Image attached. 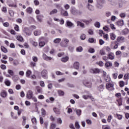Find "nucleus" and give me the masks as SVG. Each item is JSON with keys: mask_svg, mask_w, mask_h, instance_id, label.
<instances>
[{"mask_svg": "<svg viewBox=\"0 0 129 129\" xmlns=\"http://www.w3.org/2000/svg\"><path fill=\"white\" fill-rule=\"evenodd\" d=\"M69 39L64 38H63L62 41L60 43V45L62 48H67L68 47V44H69Z\"/></svg>", "mask_w": 129, "mask_h": 129, "instance_id": "f257e3e1", "label": "nucleus"}, {"mask_svg": "<svg viewBox=\"0 0 129 129\" xmlns=\"http://www.w3.org/2000/svg\"><path fill=\"white\" fill-rule=\"evenodd\" d=\"M23 33L26 34V36H31L32 32L30 31V29L28 27H25L23 30Z\"/></svg>", "mask_w": 129, "mask_h": 129, "instance_id": "f03ea898", "label": "nucleus"}, {"mask_svg": "<svg viewBox=\"0 0 129 129\" xmlns=\"http://www.w3.org/2000/svg\"><path fill=\"white\" fill-rule=\"evenodd\" d=\"M33 91H32L31 90H29L27 92L26 97L27 98H28V99H31V98H33Z\"/></svg>", "mask_w": 129, "mask_h": 129, "instance_id": "7ed1b4c3", "label": "nucleus"}, {"mask_svg": "<svg viewBox=\"0 0 129 129\" xmlns=\"http://www.w3.org/2000/svg\"><path fill=\"white\" fill-rule=\"evenodd\" d=\"M113 84L110 83H107L106 84V88L108 90H111V89H113Z\"/></svg>", "mask_w": 129, "mask_h": 129, "instance_id": "20e7f679", "label": "nucleus"}, {"mask_svg": "<svg viewBox=\"0 0 129 129\" xmlns=\"http://www.w3.org/2000/svg\"><path fill=\"white\" fill-rule=\"evenodd\" d=\"M125 41V38L123 36H118L117 38V41L119 43H124Z\"/></svg>", "mask_w": 129, "mask_h": 129, "instance_id": "39448f33", "label": "nucleus"}, {"mask_svg": "<svg viewBox=\"0 0 129 129\" xmlns=\"http://www.w3.org/2000/svg\"><path fill=\"white\" fill-rule=\"evenodd\" d=\"M90 73H93V74H96L100 72V70L99 69H91L90 70Z\"/></svg>", "mask_w": 129, "mask_h": 129, "instance_id": "423d86ee", "label": "nucleus"}, {"mask_svg": "<svg viewBox=\"0 0 129 129\" xmlns=\"http://www.w3.org/2000/svg\"><path fill=\"white\" fill-rule=\"evenodd\" d=\"M47 72L46 70H43L41 72V76L44 79H47L48 78V76L47 75Z\"/></svg>", "mask_w": 129, "mask_h": 129, "instance_id": "0eeeda50", "label": "nucleus"}, {"mask_svg": "<svg viewBox=\"0 0 129 129\" xmlns=\"http://www.w3.org/2000/svg\"><path fill=\"white\" fill-rule=\"evenodd\" d=\"M83 83L84 85H85V86H86V87H88L89 88H91V86H92V84H91V83H90L89 82H87L86 81H84L83 82Z\"/></svg>", "mask_w": 129, "mask_h": 129, "instance_id": "6e6552de", "label": "nucleus"}, {"mask_svg": "<svg viewBox=\"0 0 129 129\" xmlns=\"http://www.w3.org/2000/svg\"><path fill=\"white\" fill-rule=\"evenodd\" d=\"M71 12L72 15H74L75 16L78 15V10H77L75 8H72L71 10Z\"/></svg>", "mask_w": 129, "mask_h": 129, "instance_id": "1a4fd4ad", "label": "nucleus"}, {"mask_svg": "<svg viewBox=\"0 0 129 129\" xmlns=\"http://www.w3.org/2000/svg\"><path fill=\"white\" fill-rule=\"evenodd\" d=\"M66 24L69 28H72V27H74V24L71 22L70 21L67 20Z\"/></svg>", "mask_w": 129, "mask_h": 129, "instance_id": "9d476101", "label": "nucleus"}, {"mask_svg": "<svg viewBox=\"0 0 129 129\" xmlns=\"http://www.w3.org/2000/svg\"><path fill=\"white\" fill-rule=\"evenodd\" d=\"M43 58L44 60H46V61H50V60H52V57L47 56V55L44 53L43 54Z\"/></svg>", "mask_w": 129, "mask_h": 129, "instance_id": "9b49d317", "label": "nucleus"}, {"mask_svg": "<svg viewBox=\"0 0 129 129\" xmlns=\"http://www.w3.org/2000/svg\"><path fill=\"white\" fill-rule=\"evenodd\" d=\"M80 64L79 63V62L76 61L74 63V68L75 69H76L77 70H78L79 69Z\"/></svg>", "mask_w": 129, "mask_h": 129, "instance_id": "f8f14e48", "label": "nucleus"}, {"mask_svg": "<svg viewBox=\"0 0 129 129\" xmlns=\"http://www.w3.org/2000/svg\"><path fill=\"white\" fill-rule=\"evenodd\" d=\"M61 15L62 16H64V17H67L68 16V12L64 10V9H62L61 10Z\"/></svg>", "mask_w": 129, "mask_h": 129, "instance_id": "ddd939ff", "label": "nucleus"}, {"mask_svg": "<svg viewBox=\"0 0 129 129\" xmlns=\"http://www.w3.org/2000/svg\"><path fill=\"white\" fill-rule=\"evenodd\" d=\"M35 88H36V90L37 91L38 93H42V92H43V89H42L41 87L36 86Z\"/></svg>", "mask_w": 129, "mask_h": 129, "instance_id": "4468645a", "label": "nucleus"}, {"mask_svg": "<svg viewBox=\"0 0 129 129\" xmlns=\"http://www.w3.org/2000/svg\"><path fill=\"white\" fill-rule=\"evenodd\" d=\"M108 58L110 60H113L114 59V54L113 53L111 52L109 54H108Z\"/></svg>", "mask_w": 129, "mask_h": 129, "instance_id": "2eb2a0df", "label": "nucleus"}, {"mask_svg": "<svg viewBox=\"0 0 129 129\" xmlns=\"http://www.w3.org/2000/svg\"><path fill=\"white\" fill-rule=\"evenodd\" d=\"M77 24L78 26H80V27L81 28H83V29H84V28H85V25L80 21H77Z\"/></svg>", "mask_w": 129, "mask_h": 129, "instance_id": "dca6fc26", "label": "nucleus"}, {"mask_svg": "<svg viewBox=\"0 0 129 129\" xmlns=\"http://www.w3.org/2000/svg\"><path fill=\"white\" fill-rule=\"evenodd\" d=\"M68 60H69V57L68 56H66L61 58V62H63V63H66V62H67Z\"/></svg>", "mask_w": 129, "mask_h": 129, "instance_id": "f3484780", "label": "nucleus"}, {"mask_svg": "<svg viewBox=\"0 0 129 129\" xmlns=\"http://www.w3.org/2000/svg\"><path fill=\"white\" fill-rule=\"evenodd\" d=\"M1 95L2 97H3V98H5L7 97L8 94L7 93V92H6V91H3L1 93Z\"/></svg>", "mask_w": 129, "mask_h": 129, "instance_id": "a211bd4d", "label": "nucleus"}, {"mask_svg": "<svg viewBox=\"0 0 129 129\" xmlns=\"http://www.w3.org/2000/svg\"><path fill=\"white\" fill-rule=\"evenodd\" d=\"M105 16L107 18H109L111 17V12L110 11H106L105 12Z\"/></svg>", "mask_w": 129, "mask_h": 129, "instance_id": "6ab92c4d", "label": "nucleus"}, {"mask_svg": "<svg viewBox=\"0 0 129 129\" xmlns=\"http://www.w3.org/2000/svg\"><path fill=\"white\" fill-rule=\"evenodd\" d=\"M83 98L84 99H88V98H92V96L90 95H83L82 96Z\"/></svg>", "mask_w": 129, "mask_h": 129, "instance_id": "aec40b11", "label": "nucleus"}, {"mask_svg": "<svg viewBox=\"0 0 129 129\" xmlns=\"http://www.w3.org/2000/svg\"><path fill=\"white\" fill-rule=\"evenodd\" d=\"M57 13H58V10L54 9L49 13V15H54V14H57Z\"/></svg>", "mask_w": 129, "mask_h": 129, "instance_id": "412c9836", "label": "nucleus"}, {"mask_svg": "<svg viewBox=\"0 0 129 129\" xmlns=\"http://www.w3.org/2000/svg\"><path fill=\"white\" fill-rule=\"evenodd\" d=\"M103 89H104V85H100L98 88V90L100 92L103 91Z\"/></svg>", "mask_w": 129, "mask_h": 129, "instance_id": "4be33fe9", "label": "nucleus"}, {"mask_svg": "<svg viewBox=\"0 0 129 129\" xmlns=\"http://www.w3.org/2000/svg\"><path fill=\"white\" fill-rule=\"evenodd\" d=\"M1 49L2 52H4V53H8V49L7 48L5 47V46H2Z\"/></svg>", "mask_w": 129, "mask_h": 129, "instance_id": "5701e85b", "label": "nucleus"}, {"mask_svg": "<svg viewBox=\"0 0 129 129\" xmlns=\"http://www.w3.org/2000/svg\"><path fill=\"white\" fill-rule=\"evenodd\" d=\"M61 42V38H56L53 40L54 44H59Z\"/></svg>", "mask_w": 129, "mask_h": 129, "instance_id": "b1692460", "label": "nucleus"}, {"mask_svg": "<svg viewBox=\"0 0 129 129\" xmlns=\"http://www.w3.org/2000/svg\"><path fill=\"white\" fill-rule=\"evenodd\" d=\"M5 83L7 86H11V81L10 80L8 79L5 80Z\"/></svg>", "mask_w": 129, "mask_h": 129, "instance_id": "393cba45", "label": "nucleus"}, {"mask_svg": "<svg viewBox=\"0 0 129 129\" xmlns=\"http://www.w3.org/2000/svg\"><path fill=\"white\" fill-rule=\"evenodd\" d=\"M53 111L56 113V114H60V110L57 108H53Z\"/></svg>", "mask_w": 129, "mask_h": 129, "instance_id": "a878e982", "label": "nucleus"}, {"mask_svg": "<svg viewBox=\"0 0 129 129\" xmlns=\"http://www.w3.org/2000/svg\"><path fill=\"white\" fill-rule=\"evenodd\" d=\"M55 8H56V9H61V11L63 10V9L62 8V6H61L60 4H55Z\"/></svg>", "mask_w": 129, "mask_h": 129, "instance_id": "bb28decb", "label": "nucleus"}, {"mask_svg": "<svg viewBox=\"0 0 129 129\" xmlns=\"http://www.w3.org/2000/svg\"><path fill=\"white\" fill-rule=\"evenodd\" d=\"M31 43L33 45V46H34V47H37V46H38V42L33 40H31Z\"/></svg>", "mask_w": 129, "mask_h": 129, "instance_id": "cd10ccee", "label": "nucleus"}, {"mask_svg": "<svg viewBox=\"0 0 129 129\" xmlns=\"http://www.w3.org/2000/svg\"><path fill=\"white\" fill-rule=\"evenodd\" d=\"M110 38L111 39V40H114L115 39H116V35H115V34H114V33H110Z\"/></svg>", "mask_w": 129, "mask_h": 129, "instance_id": "c85d7f7f", "label": "nucleus"}, {"mask_svg": "<svg viewBox=\"0 0 129 129\" xmlns=\"http://www.w3.org/2000/svg\"><path fill=\"white\" fill-rule=\"evenodd\" d=\"M75 126L77 129L80 128V125L79 124V122H78V121L75 122Z\"/></svg>", "mask_w": 129, "mask_h": 129, "instance_id": "c756f323", "label": "nucleus"}, {"mask_svg": "<svg viewBox=\"0 0 129 129\" xmlns=\"http://www.w3.org/2000/svg\"><path fill=\"white\" fill-rule=\"evenodd\" d=\"M117 24L119 26H123V20H119L117 22Z\"/></svg>", "mask_w": 129, "mask_h": 129, "instance_id": "7c9ffc66", "label": "nucleus"}, {"mask_svg": "<svg viewBox=\"0 0 129 129\" xmlns=\"http://www.w3.org/2000/svg\"><path fill=\"white\" fill-rule=\"evenodd\" d=\"M34 34L35 36H40V35H41V31H34Z\"/></svg>", "mask_w": 129, "mask_h": 129, "instance_id": "2f4dec72", "label": "nucleus"}, {"mask_svg": "<svg viewBox=\"0 0 129 129\" xmlns=\"http://www.w3.org/2000/svg\"><path fill=\"white\" fill-rule=\"evenodd\" d=\"M22 119H23L22 121L23 125H26V120H27V117L26 116H23Z\"/></svg>", "mask_w": 129, "mask_h": 129, "instance_id": "473e14b6", "label": "nucleus"}, {"mask_svg": "<svg viewBox=\"0 0 129 129\" xmlns=\"http://www.w3.org/2000/svg\"><path fill=\"white\" fill-rule=\"evenodd\" d=\"M75 111L79 116H80L81 115V110L80 109H76L75 110Z\"/></svg>", "mask_w": 129, "mask_h": 129, "instance_id": "72a5a7b5", "label": "nucleus"}, {"mask_svg": "<svg viewBox=\"0 0 129 129\" xmlns=\"http://www.w3.org/2000/svg\"><path fill=\"white\" fill-rule=\"evenodd\" d=\"M76 51L77 52H82L83 51V48L82 46H79L76 48Z\"/></svg>", "mask_w": 129, "mask_h": 129, "instance_id": "f704fd0d", "label": "nucleus"}, {"mask_svg": "<svg viewBox=\"0 0 129 129\" xmlns=\"http://www.w3.org/2000/svg\"><path fill=\"white\" fill-rule=\"evenodd\" d=\"M17 40H18V41H19L20 42H23V40H24V38H23V37L22 36H18L17 37Z\"/></svg>", "mask_w": 129, "mask_h": 129, "instance_id": "c9c22d12", "label": "nucleus"}, {"mask_svg": "<svg viewBox=\"0 0 129 129\" xmlns=\"http://www.w3.org/2000/svg\"><path fill=\"white\" fill-rule=\"evenodd\" d=\"M31 74H32V71L28 70L26 73V77H30Z\"/></svg>", "mask_w": 129, "mask_h": 129, "instance_id": "e433bc0d", "label": "nucleus"}, {"mask_svg": "<svg viewBox=\"0 0 129 129\" xmlns=\"http://www.w3.org/2000/svg\"><path fill=\"white\" fill-rule=\"evenodd\" d=\"M26 12L28 13V14H32V12H33V9L31 8H28L26 10Z\"/></svg>", "mask_w": 129, "mask_h": 129, "instance_id": "4c0bfd02", "label": "nucleus"}, {"mask_svg": "<svg viewBox=\"0 0 129 129\" xmlns=\"http://www.w3.org/2000/svg\"><path fill=\"white\" fill-rule=\"evenodd\" d=\"M106 67H111L112 66V63L110 62H107L105 63Z\"/></svg>", "mask_w": 129, "mask_h": 129, "instance_id": "58836bf2", "label": "nucleus"}, {"mask_svg": "<svg viewBox=\"0 0 129 129\" xmlns=\"http://www.w3.org/2000/svg\"><path fill=\"white\" fill-rule=\"evenodd\" d=\"M31 121L34 124H37V119L35 117H33L31 119Z\"/></svg>", "mask_w": 129, "mask_h": 129, "instance_id": "ea45409f", "label": "nucleus"}, {"mask_svg": "<svg viewBox=\"0 0 129 129\" xmlns=\"http://www.w3.org/2000/svg\"><path fill=\"white\" fill-rule=\"evenodd\" d=\"M8 73L10 74L11 76H14V71L11 70H8Z\"/></svg>", "mask_w": 129, "mask_h": 129, "instance_id": "a19ab883", "label": "nucleus"}, {"mask_svg": "<svg viewBox=\"0 0 129 129\" xmlns=\"http://www.w3.org/2000/svg\"><path fill=\"white\" fill-rule=\"evenodd\" d=\"M105 80L106 82H109L110 81V77H109V75H107Z\"/></svg>", "mask_w": 129, "mask_h": 129, "instance_id": "79ce46f5", "label": "nucleus"}, {"mask_svg": "<svg viewBox=\"0 0 129 129\" xmlns=\"http://www.w3.org/2000/svg\"><path fill=\"white\" fill-rule=\"evenodd\" d=\"M41 114H42L43 116H45V115H46V110H45L44 108L41 109Z\"/></svg>", "mask_w": 129, "mask_h": 129, "instance_id": "37998d69", "label": "nucleus"}, {"mask_svg": "<svg viewBox=\"0 0 129 129\" xmlns=\"http://www.w3.org/2000/svg\"><path fill=\"white\" fill-rule=\"evenodd\" d=\"M32 60L33 62H38V57L36 56H34L32 57Z\"/></svg>", "mask_w": 129, "mask_h": 129, "instance_id": "c03bdc74", "label": "nucleus"}, {"mask_svg": "<svg viewBox=\"0 0 129 129\" xmlns=\"http://www.w3.org/2000/svg\"><path fill=\"white\" fill-rule=\"evenodd\" d=\"M37 65V63L36 62H33V61H31L30 62V66L31 67H36V66Z\"/></svg>", "mask_w": 129, "mask_h": 129, "instance_id": "a18cd8bd", "label": "nucleus"}, {"mask_svg": "<svg viewBox=\"0 0 129 129\" xmlns=\"http://www.w3.org/2000/svg\"><path fill=\"white\" fill-rule=\"evenodd\" d=\"M94 25L95 27H96V28H100V23L99 22H96L95 23Z\"/></svg>", "mask_w": 129, "mask_h": 129, "instance_id": "49530a36", "label": "nucleus"}, {"mask_svg": "<svg viewBox=\"0 0 129 129\" xmlns=\"http://www.w3.org/2000/svg\"><path fill=\"white\" fill-rule=\"evenodd\" d=\"M12 79L13 80H14V81H17L19 79V77H18V76L15 75L12 77Z\"/></svg>", "mask_w": 129, "mask_h": 129, "instance_id": "de8ad7c7", "label": "nucleus"}, {"mask_svg": "<svg viewBox=\"0 0 129 129\" xmlns=\"http://www.w3.org/2000/svg\"><path fill=\"white\" fill-rule=\"evenodd\" d=\"M58 94H59V95H60V96H63V95L64 94V93L63 91H62L61 90H59L58 91Z\"/></svg>", "mask_w": 129, "mask_h": 129, "instance_id": "09e8293b", "label": "nucleus"}, {"mask_svg": "<svg viewBox=\"0 0 129 129\" xmlns=\"http://www.w3.org/2000/svg\"><path fill=\"white\" fill-rule=\"evenodd\" d=\"M40 47H44L45 46V42L44 41H40L39 43Z\"/></svg>", "mask_w": 129, "mask_h": 129, "instance_id": "8fccbe9b", "label": "nucleus"}, {"mask_svg": "<svg viewBox=\"0 0 129 129\" xmlns=\"http://www.w3.org/2000/svg\"><path fill=\"white\" fill-rule=\"evenodd\" d=\"M88 52H89V53H94V52H95V50H94V48H90L88 50Z\"/></svg>", "mask_w": 129, "mask_h": 129, "instance_id": "3c124183", "label": "nucleus"}, {"mask_svg": "<svg viewBox=\"0 0 129 129\" xmlns=\"http://www.w3.org/2000/svg\"><path fill=\"white\" fill-rule=\"evenodd\" d=\"M88 8L89 11H92V10H93V6L91 5L90 4L88 5Z\"/></svg>", "mask_w": 129, "mask_h": 129, "instance_id": "603ef678", "label": "nucleus"}, {"mask_svg": "<svg viewBox=\"0 0 129 129\" xmlns=\"http://www.w3.org/2000/svg\"><path fill=\"white\" fill-rule=\"evenodd\" d=\"M119 86L120 87H123V86H124V82L122 81H120Z\"/></svg>", "mask_w": 129, "mask_h": 129, "instance_id": "864d4df0", "label": "nucleus"}, {"mask_svg": "<svg viewBox=\"0 0 129 129\" xmlns=\"http://www.w3.org/2000/svg\"><path fill=\"white\" fill-rule=\"evenodd\" d=\"M112 119V116L111 115H109L107 118L108 122H110V121Z\"/></svg>", "mask_w": 129, "mask_h": 129, "instance_id": "5fc2aeb1", "label": "nucleus"}, {"mask_svg": "<svg viewBox=\"0 0 129 129\" xmlns=\"http://www.w3.org/2000/svg\"><path fill=\"white\" fill-rule=\"evenodd\" d=\"M14 29H15V31H17V32H19V31H20V28L19 27V25H15Z\"/></svg>", "mask_w": 129, "mask_h": 129, "instance_id": "6e6d98bb", "label": "nucleus"}, {"mask_svg": "<svg viewBox=\"0 0 129 129\" xmlns=\"http://www.w3.org/2000/svg\"><path fill=\"white\" fill-rule=\"evenodd\" d=\"M40 85L41 87H45V83L43 81L40 82Z\"/></svg>", "mask_w": 129, "mask_h": 129, "instance_id": "4d7b16f0", "label": "nucleus"}, {"mask_svg": "<svg viewBox=\"0 0 129 129\" xmlns=\"http://www.w3.org/2000/svg\"><path fill=\"white\" fill-rule=\"evenodd\" d=\"M68 49L71 52H73V50H74V47L73 46H69Z\"/></svg>", "mask_w": 129, "mask_h": 129, "instance_id": "13d9d810", "label": "nucleus"}, {"mask_svg": "<svg viewBox=\"0 0 129 129\" xmlns=\"http://www.w3.org/2000/svg\"><path fill=\"white\" fill-rule=\"evenodd\" d=\"M34 3L35 6H39V5L40 4V3L39 2V1L38 0H34Z\"/></svg>", "mask_w": 129, "mask_h": 129, "instance_id": "bf43d9fd", "label": "nucleus"}, {"mask_svg": "<svg viewBox=\"0 0 129 129\" xmlns=\"http://www.w3.org/2000/svg\"><path fill=\"white\" fill-rule=\"evenodd\" d=\"M64 8L65 10H69V9H70V6H69L68 4H67L64 6Z\"/></svg>", "mask_w": 129, "mask_h": 129, "instance_id": "052dcab7", "label": "nucleus"}, {"mask_svg": "<svg viewBox=\"0 0 129 129\" xmlns=\"http://www.w3.org/2000/svg\"><path fill=\"white\" fill-rule=\"evenodd\" d=\"M88 33L89 34V35H93V30L89 29L88 31Z\"/></svg>", "mask_w": 129, "mask_h": 129, "instance_id": "680f3d73", "label": "nucleus"}, {"mask_svg": "<svg viewBox=\"0 0 129 129\" xmlns=\"http://www.w3.org/2000/svg\"><path fill=\"white\" fill-rule=\"evenodd\" d=\"M103 29L105 31V32H108L109 31V28L107 26H105L103 28Z\"/></svg>", "mask_w": 129, "mask_h": 129, "instance_id": "e2e57ef3", "label": "nucleus"}, {"mask_svg": "<svg viewBox=\"0 0 129 129\" xmlns=\"http://www.w3.org/2000/svg\"><path fill=\"white\" fill-rule=\"evenodd\" d=\"M81 40H85L86 35L85 34H82L80 36Z\"/></svg>", "mask_w": 129, "mask_h": 129, "instance_id": "0e129e2a", "label": "nucleus"}, {"mask_svg": "<svg viewBox=\"0 0 129 129\" xmlns=\"http://www.w3.org/2000/svg\"><path fill=\"white\" fill-rule=\"evenodd\" d=\"M89 43H93L94 42V38H91L88 39Z\"/></svg>", "mask_w": 129, "mask_h": 129, "instance_id": "69168bd1", "label": "nucleus"}, {"mask_svg": "<svg viewBox=\"0 0 129 129\" xmlns=\"http://www.w3.org/2000/svg\"><path fill=\"white\" fill-rule=\"evenodd\" d=\"M124 79H129V74L127 73L124 76Z\"/></svg>", "mask_w": 129, "mask_h": 129, "instance_id": "338daca9", "label": "nucleus"}, {"mask_svg": "<svg viewBox=\"0 0 129 129\" xmlns=\"http://www.w3.org/2000/svg\"><path fill=\"white\" fill-rule=\"evenodd\" d=\"M56 127V125L54 123L51 124L50 129H54Z\"/></svg>", "mask_w": 129, "mask_h": 129, "instance_id": "774afa93", "label": "nucleus"}]
</instances>
